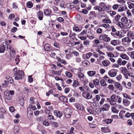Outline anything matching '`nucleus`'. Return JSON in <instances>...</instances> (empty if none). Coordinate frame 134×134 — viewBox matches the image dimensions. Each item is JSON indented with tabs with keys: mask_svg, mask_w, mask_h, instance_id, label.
<instances>
[{
	"mask_svg": "<svg viewBox=\"0 0 134 134\" xmlns=\"http://www.w3.org/2000/svg\"><path fill=\"white\" fill-rule=\"evenodd\" d=\"M17 68H15L13 70V71L16 70L15 73L14 75L15 76V79L16 80H19L21 79L24 76V73L21 70H18L17 71Z\"/></svg>",
	"mask_w": 134,
	"mask_h": 134,
	"instance_id": "1",
	"label": "nucleus"
},
{
	"mask_svg": "<svg viewBox=\"0 0 134 134\" xmlns=\"http://www.w3.org/2000/svg\"><path fill=\"white\" fill-rule=\"evenodd\" d=\"M14 91L13 90H7L4 92L5 98L8 100H10L13 98V96L14 94Z\"/></svg>",
	"mask_w": 134,
	"mask_h": 134,
	"instance_id": "2",
	"label": "nucleus"
},
{
	"mask_svg": "<svg viewBox=\"0 0 134 134\" xmlns=\"http://www.w3.org/2000/svg\"><path fill=\"white\" fill-rule=\"evenodd\" d=\"M72 112V110L69 108H65L63 111L65 116L67 118H69L71 117Z\"/></svg>",
	"mask_w": 134,
	"mask_h": 134,
	"instance_id": "3",
	"label": "nucleus"
},
{
	"mask_svg": "<svg viewBox=\"0 0 134 134\" xmlns=\"http://www.w3.org/2000/svg\"><path fill=\"white\" fill-rule=\"evenodd\" d=\"M99 38L100 40H103L106 42H108L110 41V38L108 36V35L105 34H102L99 36Z\"/></svg>",
	"mask_w": 134,
	"mask_h": 134,
	"instance_id": "4",
	"label": "nucleus"
},
{
	"mask_svg": "<svg viewBox=\"0 0 134 134\" xmlns=\"http://www.w3.org/2000/svg\"><path fill=\"white\" fill-rule=\"evenodd\" d=\"M121 72L123 74L126 79H127L128 78L127 76V73L128 72L127 69L126 68H122L121 70Z\"/></svg>",
	"mask_w": 134,
	"mask_h": 134,
	"instance_id": "5",
	"label": "nucleus"
},
{
	"mask_svg": "<svg viewBox=\"0 0 134 134\" xmlns=\"http://www.w3.org/2000/svg\"><path fill=\"white\" fill-rule=\"evenodd\" d=\"M130 103V101L124 98L122 100V104L125 106L127 107L129 105Z\"/></svg>",
	"mask_w": 134,
	"mask_h": 134,
	"instance_id": "6",
	"label": "nucleus"
},
{
	"mask_svg": "<svg viewBox=\"0 0 134 134\" xmlns=\"http://www.w3.org/2000/svg\"><path fill=\"white\" fill-rule=\"evenodd\" d=\"M108 74L111 77H114L116 75V73L114 70H112L108 72Z\"/></svg>",
	"mask_w": 134,
	"mask_h": 134,
	"instance_id": "7",
	"label": "nucleus"
},
{
	"mask_svg": "<svg viewBox=\"0 0 134 134\" xmlns=\"http://www.w3.org/2000/svg\"><path fill=\"white\" fill-rule=\"evenodd\" d=\"M75 107L78 110L83 111L84 109L83 105L82 104H78L75 105Z\"/></svg>",
	"mask_w": 134,
	"mask_h": 134,
	"instance_id": "8",
	"label": "nucleus"
},
{
	"mask_svg": "<svg viewBox=\"0 0 134 134\" xmlns=\"http://www.w3.org/2000/svg\"><path fill=\"white\" fill-rule=\"evenodd\" d=\"M131 41L130 39L128 37H124L122 39V42H125L127 43H130Z\"/></svg>",
	"mask_w": 134,
	"mask_h": 134,
	"instance_id": "9",
	"label": "nucleus"
},
{
	"mask_svg": "<svg viewBox=\"0 0 134 134\" xmlns=\"http://www.w3.org/2000/svg\"><path fill=\"white\" fill-rule=\"evenodd\" d=\"M54 114L57 116L58 117L60 118L62 115V112L57 110H55L53 111Z\"/></svg>",
	"mask_w": 134,
	"mask_h": 134,
	"instance_id": "10",
	"label": "nucleus"
},
{
	"mask_svg": "<svg viewBox=\"0 0 134 134\" xmlns=\"http://www.w3.org/2000/svg\"><path fill=\"white\" fill-rule=\"evenodd\" d=\"M114 86L118 90L121 91L122 90V88L119 82H116L114 83Z\"/></svg>",
	"mask_w": 134,
	"mask_h": 134,
	"instance_id": "11",
	"label": "nucleus"
},
{
	"mask_svg": "<svg viewBox=\"0 0 134 134\" xmlns=\"http://www.w3.org/2000/svg\"><path fill=\"white\" fill-rule=\"evenodd\" d=\"M101 131L104 133H108L110 132V130L109 129L108 127H102L101 128Z\"/></svg>",
	"mask_w": 134,
	"mask_h": 134,
	"instance_id": "12",
	"label": "nucleus"
},
{
	"mask_svg": "<svg viewBox=\"0 0 134 134\" xmlns=\"http://www.w3.org/2000/svg\"><path fill=\"white\" fill-rule=\"evenodd\" d=\"M37 15L39 19L40 20H41L42 19L43 14L42 12V11H39L37 13Z\"/></svg>",
	"mask_w": 134,
	"mask_h": 134,
	"instance_id": "13",
	"label": "nucleus"
},
{
	"mask_svg": "<svg viewBox=\"0 0 134 134\" xmlns=\"http://www.w3.org/2000/svg\"><path fill=\"white\" fill-rule=\"evenodd\" d=\"M44 48L45 51H49L51 50V48L50 47L49 45L47 43L44 46Z\"/></svg>",
	"mask_w": 134,
	"mask_h": 134,
	"instance_id": "14",
	"label": "nucleus"
},
{
	"mask_svg": "<svg viewBox=\"0 0 134 134\" xmlns=\"http://www.w3.org/2000/svg\"><path fill=\"white\" fill-rule=\"evenodd\" d=\"M9 49L10 51V54L11 55L12 57L14 56L15 53V52L13 48L12 47H10Z\"/></svg>",
	"mask_w": 134,
	"mask_h": 134,
	"instance_id": "15",
	"label": "nucleus"
},
{
	"mask_svg": "<svg viewBox=\"0 0 134 134\" xmlns=\"http://www.w3.org/2000/svg\"><path fill=\"white\" fill-rule=\"evenodd\" d=\"M121 21L125 24H126L128 22L127 18L125 17H123L121 19Z\"/></svg>",
	"mask_w": 134,
	"mask_h": 134,
	"instance_id": "16",
	"label": "nucleus"
},
{
	"mask_svg": "<svg viewBox=\"0 0 134 134\" xmlns=\"http://www.w3.org/2000/svg\"><path fill=\"white\" fill-rule=\"evenodd\" d=\"M111 43L114 46H116L119 44V42L118 40H113L111 41Z\"/></svg>",
	"mask_w": 134,
	"mask_h": 134,
	"instance_id": "17",
	"label": "nucleus"
},
{
	"mask_svg": "<svg viewBox=\"0 0 134 134\" xmlns=\"http://www.w3.org/2000/svg\"><path fill=\"white\" fill-rule=\"evenodd\" d=\"M93 9L94 10L98 11L99 13H100L103 10V9L100 7L97 6L94 7Z\"/></svg>",
	"mask_w": 134,
	"mask_h": 134,
	"instance_id": "18",
	"label": "nucleus"
},
{
	"mask_svg": "<svg viewBox=\"0 0 134 134\" xmlns=\"http://www.w3.org/2000/svg\"><path fill=\"white\" fill-rule=\"evenodd\" d=\"M120 57L122 59L127 60H128L129 59V57L126 54H121L120 55Z\"/></svg>",
	"mask_w": 134,
	"mask_h": 134,
	"instance_id": "19",
	"label": "nucleus"
},
{
	"mask_svg": "<svg viewBox=\"0 0 134 134\" xmlns=\"http://www.w3.org/2000/svg\"><path fill=\"white\" fill-rule=\"evenodd\" d=\"M127 35L131 39H134V34L131 31L129 32L127 34Z\"/></svg>",
	"mask_w": 134,
	"mask_h": 134,
	"instance_id": "20",
	"label": "nucleus"
},
{
	"mask_svg": "<svg viewBox=\"0 0 134 134\" xmlns=\"http://www.w3.org/2000/svg\"><path fill=\"white\" fill-rule=\"evenodd\" d=\"M87 74L90 76H93L96 74V72L95 71H90L87 72Z\"/></svg>",
	"mask_w": 134,
	"mask_h": 134,
	"instance_id": "21",
	"label": "nucleus"
},
{
	"mask_svg": "<svg viewBox=\"0 0 134 134\" xmlns=\"http://www.w3.org/2000/svg\"><path fill=\"white\" fill-rule=\"evenodd\" d=\"M44 13L45 15H48L51 13V11L49 9H47L44 10Z\"/></svg>",
	"mask_w": 134,
	"mask_h": 134,
	"instance_id": "22",
	"label": "nucleus"
},
{
	"mask_svg": "<svg viewBox=\"0 0 134 134\" xmlns=\"http://www.w3.org/2000/svg\"><path fill=\"white\" fill-rule=\"evenodd\" d=\"M5 48L4 45H1L0 46V53H3L4 52Z\"/></svg>",
	"mask_w": 134,
	"mask_h": 134,
	"instance_id": "23",
	"label": "nucleus"
},
{
	"mask_svg": "<svg viewBox=\"0 0 134 134\" xmlns=\"http://www.w3.org/2000/svg\"><path fill=\"white\" fill-rule=\"evenodd\" d=\"M27 110H28L27 109ZM27 116L29 119L32 118L33 117V112L29 113L27 111Z\"/></svg>",
	"mask_w": 134,
	"mask_h": 134,
	"instance_id": "24",
	"label": "nucleus"
},
{
	"mask_svg": "<svg viewBox=\"0 0 134 134\" xmlns=\"http://www.w3.org/2000/svg\"><path fill=\"white\" fill-rule=\"evenodd\" d=\"M111 109L112 112L114 113H118L119 112V110L114 106L111 107Z\"/></svg>",
	"mask_w": 134,
	"mask_h": 134,
	"instance_id": "25",
	"label": "nucleus"
},
{
	"mask_svg": "<svg viewBox=\"0 0 134 134\" xmlns=\"http://www.w3.org/2000/svg\"><path fill=\"white\" fill-rule=\"evenodd\" d=\"M116 49L119 51H124V48L122 46H118L116 47Z\"/></svg>",
	"mask_w": 134,
	"mask_h": 134,
	"instance_id": "26",
	"label": "nucleus"
},
{
	"mask_svg": "<svg viewBox=\"0 0 134 134\" xmlns=\"http://www.w3.org/2000/svg\"><path fill=\"white\" fill-rule=\"evenodd\" d=\"M73 81L74 82L72 85L73 86L75 87H77L79 85L78 82L76 80H73Z\"/></svg>",
	"mask_w": 134,
	"mask_h": 134,
	"instance_id": "27",
	"label": "nucleus"
},
{
	"mask_svg": "<svg viewBox=\"0 0 134 134\" xmlns=\"http://www.w3.org/2000/svg\"><path fill=\"white\" fill-rule=\"evenodd\" d=\"M113 121V119H107L105 120V123L107 124H110Z\"/></svg>",
	"mask_w": 134,
	"mask_h": 134,
	"instance_id": "28",
	"label": "nucleus"
},
{
	"mask_svg": "<svg viewBox=\"0 0 134 134\" xmlns=\"http://www.w3.org/2000/svg\"><path fill=\"white\" fill-rule=\"evenodd\" d=\"M59 1L60 2V6L62 8H64V2L63 0H59Z\"/></svg>",
	"mask_w": 134,
	"mask_h": 134,
	"instance_id": "29",
	"label": "nucleus"
},
{
	"mask_svg": "<svg viewBox=\"0 0 134 134\" xmlns=\"http://www.w3.org/2000/svg\"><path fill=\"white\" fill-rule=\"evenodd\" d=\"M102 21L104 23H110L111 21L109 19H103Z\"/></svg>",
	"mask_w": 134,
	"mask_h": 134,
	"instance_id": "30",
	"label": "nucleus"
},
{
	"mask_svg": "<svg viewBox=\"0 0 134 134\" xmlns=\"http://www.w3.org/2000/svg\"><path fill=\"white\" fill-rule=\"evenodd\" d=\"M123 97L126 98L125 99L128 98L129 99H132L131 97L127 95L126 93H124L122 94Z\"/></svg>",
	"mask_w": 134,
	"mask_h": 134,
	"instance_id": "31",
	"label": "nucleus"
},
{
	"mask_svg": "<svg viewBox=\"0 0 134 134\" xmlns=\"http://www.w3.org/2000/svg\"><path fill=\"white\" fill-rule=\"evenodd\" d=\"M33 5L31 1L28 2L27 3V7L29 8H31L32 7Z\"/></svg>",
	"mask_w": 134,
	"mask_h": 134,
	"instance_id": "32",
	"label": "nucleus"
},
{
	"mask_svg": "<svg viewBox=\"0 0 134 134\" xmlns=\"http://www.w3.org/2000/svg\"><path fill=\"white\" fill-rule=\"evenodd\" d=\"M117 99V102L119 103H121L122 101V99L119 96H116Z\"/></svg>",
	"mask_w": 134,
	"mask_h": 134,
	"instance_id": "33",
	"label": "nucleus"
},
{
	"mask_svg": "<svg viewBox=\"0 0 134 134\" xmlns=\"http://www.w3.org/2000/svg\"><path fill=\"white\" fill-rule=\"evenodd\" d=\"M65 74L68 78H70L72 76V74L69 72L66 71L65 72Z\"/></svg>",
	"mask_w": 134,
	"mask_h": 134,
	"instance_id": "34",
	"label": "nucleus"
},
{
	"mask_svg": "<svg viewBox=\"0 0 134 134\" xmlns=\"http://www.w3.org/2000/svg\"><path fill=\"white\" fill-rule=\"evenodd\" d=\"M116 95H113L111 97V100L113 101H115L116 100L117 98L116 96Z\"/></svg>",
	"mask_w": 134,
	"mask_h": 134,
	"instance_id": "35",
	"label": "nucleus"
},
{
	"mask_svg": "<svg viewBox=\"0 0 134 134\" xmlns=\"http://www.w3.org/2000/svg\"><path fill=\"white\" fill-rule=\"evenodd\" d=\"M86 97L87 99H89L92 98V96L91 94L88 93L86 94Z\"/></svg>",
	"mask_w": 134,
	"mask_h": 134,
	"instance_id": "36",
	"label": "nucleus"
},
{
	"mask_svg": "<svg viewBox=\"0 0 134 134\" xmlns=\"http://www.w3.org/2000/svg\"><path fill=\"white\" fill-rule=\"evenodd\" d=\"M93 83L95 85H98L99 84V81L98 80L96 79L93 81Z\"/></svg>",
	"mask_w": 134,
	"mask_h": 134,
	"instance_id": "37",
	"label": "nucleus"
},
{
	"mask_svg": "<svg viewBox=\"0 0 134 134\" xmlns=\"http://www.w3.org/2000/svg\"><path fill=\"white\" fill-rule=\"evenodd\" d=\"M101 85L103 86H105L106 85V83L105 80H102L100 82Z\"/></svg>",
	"mask_w": 134,
	"mask_h": 134,
	"instance_id": "38",
	"label": "nucleus"
},
{
	"mask_svg": "<svg viewBox=\"0 0 134 134\" xmlns=\"http://www.w3.org/2000/svg\"><path fill=\"white\" fill-rule=\"evenodd\" d=\"M102 63L103 65L105 67L109 65L108 62L105 60L103 61L102 62Z\"/></svg>",
	"mask_w": 134,
	"mask_h": 134,
	"instance_id": "39",
	"label": "nucleus"
},
{
	"mask_svg": "<svg viewBox=\"0 0 134 134\" xmlns=\"http://www.w3.org/2000/svg\"><path fill=\"white\" fill-rule=\"evenodd\" d=\"M69 37H74L76 35V34L75 33H72L71 31Z\"/></svg>",
	"mask_w": 134,
	"mask_h": 134,
	"instance_id": "40",
	"label": "nucleus"
},
{
	"mask_svg": "<svg viewBox=\"0 0 134 134\" xmlns=\"http://www.w3.org/2000/svg\"><path fill=\"white\" fill-rule=\"evenodd\" d=\"M117 25L121 27H123L125 26V25L120 22H118V23Z\"/></svg>",
	"mask_w": 134,
	"mask_h": 134,
	"instance_id": "41",
	"label": "nucleus"
},
{
	"mask_svg": "<svg viewBox=\"0 0 134 134\" xmlns=\"http://www.w3.org/2000/svg\"><path fill=\"white\" fill-rule=\"evenodd\" d=\"M121 17V16L120 15H117L115 16V19L116 21H118L119 20Z\"/></svg>",
	"mask_w": 134,
	"mask_h": 134,
	"instance_id": "42",
	"label": "nucleus"
},
{
	"mask_svg": "<svg viewBox=\"0 0 134 134\" xmlns=\"http://www.w3.org/2000/svg\"><path fill=\"white\" fill-rule=\"evenodd\" d=\"M47 118L50 120H52L54 119V116L50 115H48L47 116Z\"/></svg>",
	"mask_w": 134,
	"mask_h": 134,
	"instance_id": "43",
	"label": "nucleus"
},
{
	"mask_svg": "<svg viewBox=\"0 0 134 134\" xmlns=\"http://www.w3.org/2000/svg\"><path fill=\"white\" fill-rule=\"evenodd\" d=\"M43 124L44 125L46 126H49V122L45 120L43 122Z\"/></svg>",
	"mask_w": 134,
	"mask_h": 134,
	"instance_id": "44",
	"label": "nucleus"
},
{
	"mask_svg": "<svg viewBox=\"0 0 134 134\" xmlns=\"http://www.w3.org/2000/svg\"><path fill=\"white\" fill-rule=\"evenodd\" d=\"M84 76V75L81 72H80L78 74V76L80 78H82Z\"/></svg>",
	"mask_w": 134,
	"mask_h": 134,
	"instance_id": "45",
	"label": "nucleus"
},
{
	"mask_svg": "<svg viewBox=\"0 0 134 134\" xmlns=\"http://www.w3.org/2000/svg\"><path fill=\"white\" fill-rule=\"evenodd\" d=\"M108 101H109L110 102V104L111 105H114L115 104V101H113L112 100L110 101V98L108 99Z\"/></svg>",
	"mask_w": 134,
	"mask_h": 134,
	"instance_id": "46",
	"label": "nucleus"
},
{
	"mask_svg": "<svg viewBox=\"0 0 134 134\" xmlns=\"http://www.w3.org/2000/svg\"><path fill=\"white\" fill-rule=\"evenodd\" d=\"M61 73V71H54L53 73L54 74H57L58 75H60Z\"/></svg>",
	"mask_w": 134,
	"mask_h": 134,
	"instance_id": "47",
	"label": "nucleus"
},
{
	"mask_svg": "<svg viewBox=\"0 0 134 134\" xmlns=\"http://www.w3.org/2000/svg\"><path fill=\"white\" fill-rule=\"evenodd\" d=\"M124 7L123 6H121L119 8L118 10V12H120L123 11L124 10Z\"/></svg>",
	"mask_w": 134,
	"mask_h": 134,
	"instance_id": "48",
	"label": "nucleus"
},
{
	"mask_svg": "<svg viewBox=\"0 0 134 134\" xmlns=\"http://www.w3.org/2000/svg\"><path fill=\"white\" fill-rule=\"evenodd\" d=\"M119 5L116 4H115L113 6V8L114 10H116L119 8Z\"/></svg>",
	"mask_w": 134,
	"mask_h": 134,
	"instance_id": "49",
	"label": "nucleus"
},
{
	"mask_svg": "<svg viewBox=\"0 0 134 134\" xmlns=\"http://www.w3.org/2000/svg\"><path fill=\"white\" fill-rule=\"evenodd\" d=\"M108 56L109 57H114V54L111 53L109 52L107 54Z\"/></svg>",
	"mask_w": 134,
	"mask_h": 134,
	"instance_id": "50",
	"label": "nucleus"
},
{
	"mask_svg": "<svg viewBox=\"0 0 134 134\" xmlns=\"http://www.w3.org/2000/svg\"><path fill=\"white\" fill-rule=\"evenodd\" d=\"M32 75L28 76L29 81L30 82H32L33 81V79L32 77Z\"/></svg>",
	"mask_w": 134,
	"mask_h": 134,
	"instance_id": "51",
	"label": "nucleus"
},
{
	"mask_svg": "<svg viewBox=\"0 0 134 134\" xmlns=\"http://www.w3.org/2000/svg\"><path fill=\"white\" fill-rule=\"evenodd\" d=\"M15 15L13 14H11L9 15V18L12 20L15 17Z\"/></svg>",
	"mask_w": 134,
	"mask_h": 134,
	"instance_id": "52",
	"label": "nucleus"
},
{
	"mask_svg": "<svg viewBox=\"0 0 134 134\" xmlns=\"http://www.w3.org/2000/svg\"><path fill=\"white\" fill-rule=\"evenodd\" d=\"M58 124L57 122H54L53 124V127L56 128L58 127Z\"/></svg>",
	"mask_w": 134,
	"mask_h": 134,
	"instance_id": "53",
	"label": "nucleus"
},
{
	"mask_svg": "<svg viewBox=\"0 0 134 134\" xmlns=\"http://www.w3.org/2000/svg\"><path fill=\"white\" fill-rule=\"evenodd\" d=\"M17 30V28L16 27H13L11 30V32H16Z\"/></svg>",
	"mask_w": 134,
	"mask_h": 134,
	"instance_id": "54",
	"label": "nucleus"
},
{
	"mask_svg": "<svg viewBox=\"0 0 134 134\" xmlns=\"http://www.w3.org/2000/svg\"><path fill=\"white\" fill-rule=\"evenodd\" d=\"M90 15L92 16L93 17L95 16L96 14L94 12L91 11L90 12Z\"/></svg>",
	"mask_w": 134,
	"mask_h": 134,
	"instance_id": "55",
	"label": "nucleus"
},
{
	"mask_svg": "<svg viewBox=\"0 0 134 134\" xmlns=\"http://www.w3.org/2000/svg\"><path fill=\"white\" fill-rule=\"evenodd\" d=\"M116 12L115 11H110V14L111 16H113L116 14Z\"/></svg>",
	"mask_w": 134,
	"mask_h": 134,
	"instance_id": "56",
	"label": "nucleus"
},
{
	"mask_svg": "<svg viewBox=\"0 0 134 134\" xmlns=\"http://www.w3.org/2000/svg\"><path fill=\"white\" fill-rule=\"evenodd\" d=\"M102 29L99 28L97 29V32L99 34H101L102 33Z\"/></svg>",
	"mask_w": 134,
	"mask_h": 134,
	"instance_id": "57",
	"label": "nucleus"
},
{
	"mask_svg": "<svg viewBox=\"0 0 134 134\" xmlns=\"http://www.w3.org/2000/svg\"><path fill=\"white\" fill-rule=\"evenodd\" d=\"M9 110L11 112H13L14 111V108L13 106H11L9 108Z\"/></svg>",
	"mask_w": 134,
	"mask_h": 134,
	"instance_id": "58",
	"label": "nucleus"
},
{
	"mask_svg": "<svg viewBox=\"0 0 134 134\" xmlns=\"http://www.w3.org/2000/svg\"><path fill=\"white\" fill-rule=\"evenodd\" d=\"M99 72L100 74H103L105 72V70L104 69L102 68L100 69Z\"/></svg>",
	"mask_w": 134,
	"mask_h": 134,
	"instance_id": "59",
	"label": "nucleus"
},
{
	"mask_svg": "<svg viewBox=\"0 0 134 134\" xmlns=\"http://www.w3.org/2000/svg\"><path fill=\"white\" fill-rule=\"evenodd\" d=\"M58 21L59 22H62L64 21L63 19L61 17H59L58 19Z\"/></svg>",
	"mask_w": 134,
	"mask_h": 134,
	"instance_id": "60",
	"label": "nucleus"
},
{
	"mask_svg": "<svg viewBox=\"0 0 134 134\" xmlns=\"http://www.w3.org/2000/svg\"><path fill=\"white\" fill-rule=\"evenodd\" d=\"M75 99L74 97H71L70 99L69 100V101L70 102H74L75 101Z\"/></svg>",
	"mask_w": 134,
	"mask_h": 134,
	"instance_id": "61",
	"label": "nucleus"
},
{
	"mask_svg": "<svg viewBox=\"0 0 134 134\" xmlns=\"http://www.w3.org/2000/svg\"><path fill=\"white\" fill-rule=\"evenodd\" d=\"M99 5L100 6L104 8L106 5L105 4V3L103 2H101L99 4Z\"/></svg>",
	"mask_w": 134,
	"mask_h": 134,
	"instance_id": "62",
	"label": "nucleus"
},
{
	"mask_svg": "<svg viewBox=\"0 0 134 134\" xmlns=\"http://www.w3.org/2000/svg\"><path fill=\"white\" fill-rule=\"evenodd\" d=\"M130 57L132 59H134V51L131 52Z\"/></svg>",
	"mask_w": 134,
	"mask_h": 134,
	"instance_id": "63",
	"label": "nucleus"
},
{
	"mask_svg": "<svg viewBox=\"0 0 134 134\" xmlns=\"http://www.w3.org/2000/svg\"><path fill=\"white\" fill-rule=\"evenodd\" d=\"M129 8L130 9L134 8V4L133 3H131L129 5Z\"/></svg>",
	"mask_w": 134,
	"mask_h": 134,
	"instance_id": "64",
	"label": "nucleus"
}]
</instances>
